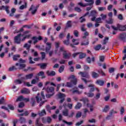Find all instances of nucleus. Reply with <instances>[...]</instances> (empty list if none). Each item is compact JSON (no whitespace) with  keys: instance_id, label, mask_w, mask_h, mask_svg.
I'll list each match as a JSON object with an SVG mask.
<instances>
[{"instance_id":"f257e3e1","label":"nucleus","mask_w":126,"mask_h":126,"mask_svg":"<svg viewBox=\"0 0 126 126\" xmlns=\"http://www.w3.org/2000/svg\"><path fill=\"white\" fill-rule=\"evenodd\" d=\"M40 95L41 96L40 97V93H38L37 94V96H35V99L36 100L37 103H40L39 106L42 107L44 104H45V102H47V100H45V94H44V92H41Z\"/></svg>"},{"instance_id":"f03ea898","label":"nucleus","mask_w":126,"mask_h":126,"mask_svg":"<svg viewBox=\"0 0 126 126\" xmlns=\"http://www.w3.org/2000/svg\"><path fill=\"white\" fill-rule=\"evenodd\" d=\"M85 1L89 3H83L80 2L78 3V5H80L82 7H85L86 6H88V5H93L94 4V0H85Z\"/></svg>"},{"instance_id":"7ed1b4c3","label":"nucleus","mask_w":126,"mask_h":126,"mask_svg":"<svg viewBox=\"0 0 126 126\" xmlns=\"http://www.w3.org/2000/svg\"><path fill=\"white\" fill-rule=\"evenodd\" d=\"M77 84V79H74V80H71L70 82H67L65 86L71 88V87H73L74 85H76Z\"/></svg>"},{"instance_id":"20e7f679","label":"nucleus","mask_w":126,"mask_h":126,"mask_svg":"<svg viewBox=\"0 0 126 126\" xmlns=\"http://www.w3.org/2000/svg\"><path fill=\"white\" fill-rule=\"evenodd\" d=\"M21 36L22 37L23 35H22L21 34H19L14 37V42L15 44H20L21 43Z\"/></svg>"},{"instance_id":"39448f33","label":"nucleus","mask_w":126,"mask_h":126,"mask_svg":"<svg viewBox=\"0 0 126 126\" xmlns=\"http://www.w3.org/2000/svg\"><path fill=\"white\" fill-rule=\"evenodd\" d=\"M38 8H39V5H37L36 7H34L33 5H32L29 9V11H31V10L34 9L32 11V14L34 15L35 13H36L37 10H38Z\"/></svg>"},{"instance_id":"423d86ee","label":"nucleus","mask_w":126,"mask_h":126,"mask_svg":"<svg viewBox=\"0 0 126 126\" xmlns=\"http://www.w3.org/2000/svg\"><path fill=\"white\" fill-rule=\"evenodd\" d=\"M118 113L117 111H115L114 109L110 110L109 112V115L107 116L106 117V120H111L113 117L114 114H117Z\"/></svg>"},{"instance_id":"0eeeda50","label":"nucleus","mask_w":126,"mask_h":126,"mask_svg":"<svg viewBox=\"0 0 126 126\" xmlns=\"http://www.w3.org/2000/svg\"><path fill=\"white\" fill-rule=\"evenodd\" d=\"M78 74H80L82 77H85V78H89L90 77L89 73L87 72H80Z\"/></svg>"},{"instance_id":"6e6552de","label":"nucleus","mask_w":126,"mask_h":126,"mask_svg":"<svg viewBox=\"0 0 126 126\" xmlns=\"http://www.w3.org/2000/svg\"><path fill=\"white\" fill-rule=\"evenodd\" d=\"M119 39H121L122 41L126 42V33L123 32L119 34Z\"/></svg>"},{"instance_id":"1a4fd4ad","label":"nucleus","mask_w":126,"mask_h":126,"mask_svg":"<svg viewBox=\"0 0 126 126\" xmlns=\"http://www.w3.org/2000/svg\"><path fill=\"white\" fill-rule=\"evenodd\" d=\"M25 80V78L21 77L20 79H16L14 81V83L16 85L17 84H22V82Z\"/></svg>"},{"instance_id":"9d476101","label":"nucleus","mask_w":126,"mask_h":126,"mask_svg":"<svg viewBox=\"0 0 126 126\" xmlns=\"http://www.w3.org/2000/svg\"><path fill=\"white\" fill-rule=\"evenodd\" d=\"M51 48H52V43L50 42H47L45 48L46 53H49V52H50V50H51Z\"/></svg>"},{"instance_id":"9b49d317","label":"nucleus","mask_w":126,"mask_h":126,"mask_svg":"<svg viewBox=\"0 0 126 126\" xmlns=\"http://www.w3.org/2000/svg\"><path fill=\"white\" fill-rule=\"evenodd\" d=\"M71 57V54L66 53V51H64L63 53V58L65 59L68 60Z\"/></svg>"},{"instance_id":"f8f14e48","label":"nucleus","mask_w":126,"mask_h":126,"mask_svg":"<svg viewBox=\"0 0 126 126\" xmlns=\"http://www.w3.org/2000/svg\"><path fill=\"white\" fill-rule=\"evenodd\" d=\"M95 84H96L97 85H99V86H103L104 84H105V81L100 79L96 80Z\"/></svg>"},{"instance_id":"ddd939ff","label":"nucleus","mask_w":126,"mask_h":126,"mask_svg":"<svg viewBox=\"0 0 126 126\" xmlns=\"http://www.w3.org/2000/svg\"><path fill=\"white\" fill-rule=\"evenodd\" d=\"M9 8V6H4V5H1L0 6V10H2V9H5L6 12L7 13H9V10L8 9Z\"/></svg>"},{"instance_id":"4468645a","label":"nucleus","mask_w":126,"mask_h":126,"mask_svg":"<svg viewBox=\"0 0 126 126\" xmlns=\"http://www.w3.org/2000/svg\"><path fill=\"white\" fill-rule=\"evenodd\" d=\"M45 90L48 92V93H54L55 89L53 87H48L45 89Z\"/></svg>"},{"instance_id":"2eb2a0df","label":"nucleus","mask_w":126,"mask_h":126,"mask_svg":"<svg viewBox=\"0 0 126 126\" xmlns=\"http://www.w3.org/2000/svg\"><path fill=\"white\" fill-rule=\"evenodd\" d=\"M33 76H34V74L32 73L27 74L24 77L25 80H27L28 79H32V78H33Z\"/></svg>"},{"instance_id":"dca6fc26","label":"nucleus","mask_w":126,"mask_h":126,"mask_svg":"<svg viewBox=\"0 0 126 126\" xmlns=\"http://www.w3.org/2000/svg\"><path fill=\"white\" fill-rule=\"evenodd\" d=\"M21 93L22 94H30V90L27 88H24L21 91Z\"/></svg>"},{"instance_id":"f3484780","label":"nucleus","mask_w":126,"mask_h":126,"mask_svg":"<svg viewBox=\"0 0 126 126\" xmlns=\"http://www.w3.org/2000/svg\"><path fill=\"white\" fill-rule=\"evenodd\" d=\"M69 110L68 109L65 108L64 110L62 111V114L64 117H68L69 114Z\"/></svg>"},{"instance_id":"a211bd4d","label":"nucleus","mask_w":126,"mask_h":126,"mask_svg":"<svg viewBox=\"0 0 126 126\" xmlns=\"http://www.w3.org/2000/svg\"><path fill=\"white\" fill-rule=\"evenodd\" d=\"M88 14H89V12H87L82 17H81L80 18L81 23H82V22H84V21H86V20L85 19V18H84L83 17H85V16H87Z\"/></svg>"},{"instance_id":"6ab92c4d","label":"nucleus","mask_w":126,"mask_h":126,"mask_svg":"<svg viewBox=\"0 0 126 126\" xmlns=\"http://www.w3.org/2000/svg\"><path fill=\"white\" fill-rule=\"evenodd\" d=\"M46 74L48 76H55L56 75V72L54 71H51L50 72V71H47Z\"/></svg>"},{"instance_id":"aec40b11","label":"nucleus","mask_w":126,"mask_h":126,"mask_svg":"<svg viewBox=\"0 0 126 126\" xmlns=\"http://www.w3.org/2000/svg\"><path fill=\"white\" fill-rule=\"evenodd\" d=\"M91 73H92V76L93 78H98V77H99V76H100L99 74L95 72L92 71L91 72Z\"/></svg>"},{"instance_id":"412c9836","label":"nucleus","mask_w":126,"mask_h":126,"mask_svg":"<svg viewBox=\"0 0 126 126\" xmlns=\"http://www.w3.org/2000/svg\"><path fill=\"white\" fill-rule=\"evenodd\" d=\"M31 104L32 107H34L36 105V99L34 97H32L31 99Z\"/></svg>"},{"instance_id":"4be33fe9","label":"nucleus","mask_w":126,"mask_h":126,"mask_svg":"<svg viewBox=\"0 0 126 126\" xmlns=\"http://www.w3.org/2000/svg\"><path fill=\"white\" fill-rule=\"evenodd\" d=\"M16 65H17V66H18V65L19 66V69H23V68H24L26 66V64H19V63H17L16 64Z\"/></svg>"},{"instance_id":"5701e85b","label":"nucleus","mask_w":126,"mask_h":126,"mask_svg":"<svg viewBox=\"0 0 126 126\" xmlns=\"http://www.w3.org/2000/svg\"><path fill=\"white\" fill-rule=\"evenodd\" d=\"M39 116L40 117H43V116H45V115H47V112H46V110L45 109H43L40 112L38 113Z\"/></svg>"},{"instance_id":"b1692460","label":"nucleus","mask_w":126,"mask_h":126,"mask_svg":"<svg viewBox=\"0 0 126 126\" xmlns=\"http://www.w3.org/2000/svg\"><path fill=\"white\" fill-rule=\"evenodd\" d=\"M81 79L85 82V84H87V83H92V81L91 80H88L85 78H82Z\"/></svg>"},{"instance_id":"393cba45","label":"nucleus","mask_w":126,"mask_h":126,"mask_svg":"<svg viewBox=\"0 0 126 126\" xmlns=\"http://www.w3.org/2000/svg\"><path fill=\"white\" fill-rule=\"evenodd\" d=\"M109 110L110 107L109 106V105H105V107L102 110V112H103L104 113H107V112H109Z\"/></svg>"},{"instance_id":"a878e982","label":"nucleus","mask_w":126,"mask_h":126,"mask_svg":"<svg viewBox=\"0 0 126 126\" xmlns=\"http://www.w3.org/2000/svg\"><path fill=\"white\" fill-rule=\"evenodd\" d=\"M60 44L61 43L59 42H55V47H56L55 54H58V49H59Z\"/></svg>"},{"instance_id":"bb28decb","label":"nucleus","mask_w":126,"mask_h":126,"mask_svg":"<svg viewBox=\"0 0 126 126\" xmlns=\"http://www.w3.org/2000/svg\"><path fill=\"white\" fill-rule=\"evenodd\" d=\"M119 30L120 31H126V26H121L120 25H119Z\"/></svg>"},{"instance_id":"cd10ccee","label":"nucleus","mask_w":126,"mask_h":126,"mask_svg":"<svg viewBox=\"0 0 126 126\" xmlns=\"http://www.w3.org/2000/svg\"><path fill=\"white\" fill-rule=\"evenodd\" d=\"M20 124H25L26 123V119L24 117H20Z\"/></svg>"},{"instance_id":"c85d7f7f","label":"nucleus","mask_w":126,"mask_h":126,"mask_svg":"<svg viewBox=\"0 0 126 126\" xmlns=\"http://www.w3.org/2000/svg\"><path fill=\"white\" fill-rule=\"evenodd\" d=\"M19 58H20V55H19V54L14 55L13 56V61H17V60H18V59H19Z\"/></svg>"},{"instance_id":"c756f323","label":"nucleus","mask_w":126,"mask_h":126,"mask_svg":"<svg viewBox=\"0 0 126 126\" xmlns=\"http://www.w3.org/2000/svg\"><path fill=\"white\" fill-rule=\"evenodd\" d=\"M81 107H82V104L81 103L78 102L77 105L75 106V110H79Z\"/></svg>"},{"instance_id":"7c9ffc66","label":"nucleus","mask_w":126,"mask_h":126,"mask_svg":"<svg viewBox=\"0 0 126 126\" xmlns=\"http://www.w3.org/2000/svg\"><path fill=\"white\" fill-rule=\"evenodd\" d=\"M31 47V44H28V43H25L24 45V48H26L27 50L29 51L30 48Z\"/></svg>"},{"instance_id":"2f4dec72","label":"nucleus","mask_w":126,"mask_h":126,"mask_svg":"<svg viewBox=\"0 0 126 126\" xmlns=\"http://www.w3.org/2000/svg\"><path fill=\"white\" fill-rule=\"evenodd\" d=\"M79 59H84L86 57V54L83 53H79Z\"/></svg>"},{"instance_id":"473e14b6","label":"nucleus","mask_w":126,"mask_h":126,"mask_svg":"<svg viewBox=\"0 0 126 126\" xmlns=\"http://www.w3.org/2000/svg\"><path fill=\"white\" fill-rule=\"evenodd\" d=\"M108 41H109V37H105L102 42V45H106L108 43Z\"/></svg>"},{"instance_id":"72a5a7b5","label":"nucleus","mask_w":126,"mask_h":126,"mask_svg":"<svg viewBox=\"0 0 126 126\" xmlns=\"http://www.w3.org/2000/svg\"><path fill=\"white\" fill-rule=\"evenodd\" d=\"M102 47V45L101 44H98L94 47V49L95 51H99Z\"/></svg>"},{"instance_id":"f704fd0d","label":"nucleus","mask_w":126,"mask_h":126,"mask_svg":"<svg viewBox=\"0 0 126 126\" xmlns=\"http://www.w3.org/2000/svg\"><path fill=\"white\" fill-rule=\"evenodd\" d=\"M24 98V97H23V95H20L17 98V99L16 100V102H19L20 101H23Z\"/></svg>"},{"instance_id":"c9c22d12","label":"nucleus","mask_w":126,"mask_h":126,"mask_svg":"<svg viewBox=\"0 0 126 126\" xmlns=\"http://www.w3.org/2000/svg\"><path fill=\"white\" fill-rule=\"evenodd\" d=\"M39 118H37L35 121V126H43L42 124L39 123Z\"/></svg>"},{"instance_id":"e433bc0d","label":"nucleus","mask_w":126,"mask_h":126,"mask_svg":"<svg viewBox=\"0 0 126 126\" xmlns=\"http://www.w3.org/2000/svg\"><path fill=\"white\" fill-rule=\"evenodd\" d=\"M32 40H33V44L35 45L36 43H38V37L37 36H33L32 38Z\"/></svg>"},{"instance_id":"4c0bfd02","label":"nucleus","mask_w":126,"mask_h":126,"mask_svg":"<svg viewBox=\"0 0 126 126\" xmlns=\"http://www.w3.org/2000/svg\"><path fill=\"white\" fill-rule=\"evenodd\" d=\"M58 98H59V99H63V98H65V94L60 93L58 94Z\"/></svg>"},{"instance_id":"58836bf2","label":"nucleus","mask_w":126,"mask_h":126,"mask_svg":"<svg viewBox=\"0 0 126 126\" xmlns=\"http://www.w3.org/2000/svg\"><path fill=\"white\" fill-rule=\"evenodd\" d=\"M97 14V12L95 10H92L90 13V15L89 16H96Z\"/></svg>"},{"instance_id":"ea45409f","label":"nucleus","mask_w":126,"mask_h":126,"mask_svg":"<svg viewBox=\"0 0 126 126\" xmlns=\"http://www.w3.org/2000/svg\"><path fill=\"white\" fill-rule=\"evenodd\" d=\"M75 115L74 111H71V113L69 114H68V118H73V116Z\"/></svg>"},{"instance_id":"a19ab883","label":"nucleus","mask_w":126,"mask_h":126,"mask_svg":"<svg viewBox=\"0 0 126 126\" xmlns=\"http://www.w3.org/2000/svg\"><path fill=\"white\" fill-rule=\"evenodd\" d=\"M45 108H46V111L49 112V113H51V111L52 110V108L50 105H46L45 106Z\"/></svg>"},{"instance_id":"79ce46f5","label":"nucleus","mask_w":126,"mask_h":126,"mask_svg":"<svg viewBox=\"0 0 126 126\" xmlns=\"http://www.w3.org/2000/svg\"><path fill=\"white\" fill-rule=\"evenodd\" d=\"M87 107L90 108V111H91V112H93V105H91V104L87 103Z\"/></svg>"},{"instance_id":"37998d69","label":"nucleus","mask_w":126,"mask_h":126,"mask_svg":"<svg viewBox=\"0 0 126 126\" xmlns=\"http://www.w3.org/2000/svg\"><path fill=\"white\" fill-rule=\"evenodd\" d=\"M0 115H1L2 118H4V119H6L7 118L6 114L4 112L0 111Z\"/></svg>"},{"instance_id":"c03bdc74","label":"nucleus","mask_w":126,"mask_h":126,"mask_svg":"<svg viewBox=\"0 0 126 126\" xmlns=\"http://www.w3.org/2000/svg\"><path fill=\"white\" fill-rule=\"evenodd\" d=\"M63 123L67 125V126H72L73 123L71 122H68L67 121H65V120H63Z\"/></svg>"},{"instance_id":"a18cd8bd","label":"nucleus","mask_w":126,"mask_h":126,"mask_svg":"<svg viewBox=\"0 0 126 126\" xmlns=\"http://www.w3.org/2000/svg\"><path fill=\"white\" fill-rule=\"evenodd\" d=\"M64 70V66L63 65H62L59 68V71L60 73H62L63 71Z\"/></svg>"},{"instance_id":"49530a36","label":"nucleus","mask_w":126,"mask_h":126,"mask_svg":"<svg viewBox=\"0 0 126 126\" xmlns=\"http://www.w3.org/2000/svg\"><path fill=\"white\" fill-rule=\"evenodd\" d=\"M101 96V93H98L95 94V96L94 97L95 100H98L100 99V97Z\"/></svg>"},{"instance_id":"de8ad7c7","label":"nucleus","mask_w":126,"mask_h":126,"mask_svg":"<svg viewBox=\"0 0 126 126\" xmlns=\"http://www.w3.org/2000/svg\"><path fill=\"white\" fill-rule=\"evenodd\" d=\"M5 103V99L4 97H2L1 99H0V105H2Z\"/></svg>"},{"instance_id":"09e8293b","label":"nucleus","mask_w":126,"mask_h":126,"mask_svg":"<svg viewBox=\"0 0 126 126\" xmlns=\"http://www.w3.org/2000/svg\"><path fill=\"white\" fill-rule=\"evenodd\" d=\"M81 31L85 32L87 30V29H85V25L83 24L81 27Z\"/></svg>"},{"instance_id":"8fccbe9b","label":"nucleus","mask_w":126,"mask_h":126,"mask_svg":"<svg viewBox=\"0 0 126 126\" xmlns=\"http://www.w3.org/2000/svg\"><path fill=\"white\" fill-rule=\"evenodd\" d=\"M17 69V68L15 67V66H13L8 69L9 71H13V70H16Z\"/></svg>"},{"instance_id":"3c124183","label":"nucleus","mask_w":126,"mask_h":126,"mask_svg":"<svg viewBox=\"0 0 126 126\" xmlns=\"http://www.w3.org/2000/svg\"><path fill=\"white\" fill-rule=\"evenodd\" d=\"M114 21V20L112 19V18H109L108 21H106V23H108V24H113V22Z\"/></svg>"},{"instance_id":"603ef678","label":"nucleus","mask_w":126,"mask_h":126,"mask_svg":"<svg viewBox=\"0 0 126 126\" xmlns=\"http://www.w3.org/2000/svg\"><path fill=\"white\" fill-rule=\"evenodd\" d=\"M72 25H71V21H68L67 23H66V27L67 28H69L70 27H71Z\"/></svg>"},{"instance_id":"864d4df0","label":"nucleus","mask_w":126,"mask_h":126,"mask_svg":"<svg viewBox=\"0 0 126 126\" xmlns=\"http://www.w3.org/2000/svg\"><path fill=\"white\" fill-rule=\"evenodd\" d=\"M47 64H48L47 63H43L39 64V65L40 66V68H45L46 66H47Z\"/></svg>"},{"instance_id":"5fc2aeb1","label":"nucleus","mask_w":126,"mask_h":126,"mask_svg":"<svg viewBox=\"0 0 126 126\" xmlns=\"http://www.w3.org/2000/svg\"><path fill=\"white\" fill-rule=\"evenodd\" d=\"M46 123H48V124H51L52 123V118L50 117H47L46 119Z\"/></svg>"},{"instance_id":"6e6d98bb","label":"nucleus","mask_w":126,"mask_h":126,"mask_svg":"<svg viewBox=\"0 0 126 126\" xmlns=\"http://www.w3.org/2000/svg\"><path fill=\"white\" fill-rule=\"evenodd\" d=\"M119 25H118L117 27L114 26H111V27L112 29H113L115 31H118V30H119Z\"/></svg>"},{"instance_id":"4d7b16f0","label":"nucleus","mask_w":126,"mask_h":126,"mask_svg":"<svg viewBox=\"0 0 126 126\" xmlns=\"http://www.w3.org/2000/svg\"><path fill=\"white\" fill-rule=\"evenodd\" d=\"M98 11H104L106 10V7H98Z\"/></svg>"},{"instance_id":"13d9d810","label":"nucleus","mask_w":126,"mask_h":126,"mask_svg":"<svg viewBox=\"0 0 126 126\" xmlns=\"http://www.w3.org/2000/svg\"><path fill=\"white\" fill-rule=\"evenodd\" d=\"M100 16H101V19L102 20H105V19H106L107 18V15H105L104 14H101L100 15Z\"/></svg>"},{"instance_id":"bf43d9fd","label":"nucleus","mask_w":126,"mask_h":126,"mask_svg":"<svg viewBox=\"0 0 126 126\" xmlns=\"http://www.w3.org/2000/svg\"><path fill=\"white\" fill-rule=\"evenodd\" d=\"M88 97H89L90 98L94 97V93L91 92L88 93Z\"/></svg>"},{"instance_id":"052dcab7","label":"nucleus","mask_w":126,"mask_h":126,"mask_svg":"<svg viewBox=\"0 0 126 126\" xmlns=\"http://www.w3.org/2000/svg\"><path fill=\"white\" fill-rule=\"evenodd\" d=\"M109 72L110 73H113V72H115V68L111 67L109 68Z\"/></svg>"},{"instance_id":"680f3d73","label":"nucleus","mask_w":126,"mask_h":126,"mask_svg":"<svg viewBox=\"0 0 126 126\" xmlns=\"http://www.w3.org/2000/svg\"><path fill=\"white\" fill-rule=\"evenodd\" d=\"M29 53V51H24L23 53V57L24 58L27 57V56L28 55V53Z\"/></svg>"},{"instance_id":"e2e57ef3","label":"nucleus","mask_w":126,"mask_h":126,"mask_svg":"<svg viewBox=\"0 0 126 126\" xmlns=\"http://www.w3.org/2000/svg\"><path fill=\"white\" fill-rule=\"evenodd\" d=\"M40 54L41 55L42 60H44V59L46 58V53H45V52H41Z\"/></svg>"},{"instance_id":"0e129e2a","label":"nucleus","mask_w":126,"mask_h":126,"mask_svg":"<svg viewBox=\"0 0 126 126\" xmlns=\"http://www.w3.org/2000/svg\"><path fill=\"white\" fill-rule=\"evenodd\" d=\"M73 34L75 37H78V34H79V32L77 31V30L74 31Z\"/></svg>"},{"instance_id":"69168bd1","label":"nucleus","mask_w":126,"mask_h":126,"mask_svg":"<svg viewBox=\"0 0 126 126\" xmlns=\"http://www.w3.org/2000/svg\"><path fill=\"white\" fill-rule=\"evenodd\" d=\"M64 37V33L63 32H61L60 34L59 35V37L60 39H63Z\"/></svg>"},{"instance_id":"338daca9","label":"nucleus","mask_w":126,"mask_h":126,"mask_svg":"<svg viewBox=\"0 0 126 126\" xmlns=\"http://www.w3.org/2000/svg\"><path fill=\"white\" fill-rule=\"evenodd\" d=\"M75 11H77V12H81L82 11L81 9L78 7H75Z\"/></svg>"},{"instance_id":"774afa93","label":"nucleus","mask_w":126,"mask_h":126,"mask_svg":"<svg viewBox=\"0 0 126 126\" xmlns=\"http://www.w3.org/2000/svg\"><path fill=\"white\" fill-rule=\"evenodd\" d=\"M37 82H38V81H37V80H36V79H33L32 80L31 84H36V83H37Z\"/></svg>"}]
</instances>
